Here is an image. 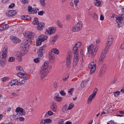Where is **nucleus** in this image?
I'll list each match as a JSON object with an SVG mask.
<instances>
[{"instance_id":"1","label":"nucleus","mask_w":124,"mask_h":124,"mask_svg":"<svg viewBox=\"0 0 124 124\" xmlns=\"http://www.w3.org/2000/svg\"><path fill=\"white\" fill-rule=\"evenodd\" d=\"M98 49V47L97 45L94 46L92 44L88 47V51L89 54H91L92 57H94L96 55Z\"/></svg>"},{"instance_id":"2","label":"nucleus","mask_w":124,"mask_h":124,"mask_svg":"<svg viewBox=\"0 0 124 124\" xmlns=\"http://www.w3.org/2000/svg\"><path fill=\"white\" fill-rule=\"evenodd\" d=\"M47 66H42L39 71V74L41 79H43L48 74V70Z\"/></svg>"},{"instance_id":"3","label":"nucleus","mask_w":124,"mask_h":124,"mask_svg":"<svg viewBox=\"0 0 124 124\" xmlns=\"http://www.w3.org/2000/svg\"><path fill=\"white\" fill-rule=\"evenodd\" d=\"M124 14H122L119 15L117 17V27L119 28L124 25Z\"/></svg>"},{"instance_id":"4","label":"nucleus","mask_w":124,"mask_h":124,"mask_svg":"<svg viewBox=\"0 0 124 124\" xmlns=\"http://www.w3.org/2000/svg\"><path fill=\"white\" fill-rule=\"evenodd\" d=\"M113 40V37L111 36H109L108 37L107 40L105 49L108 50L112 44Z\"/></svg>"},{"instance_id":"5","label":"nucleus","mask_w":124,"mask_h":124,"mask_svg":"<svg viewBox=\"0 0 124 124\" xmlns=\"http://www.w3.org/2000/svg\"><path fill=\"white\" fill-rule=\"evenodd\" d=\"M48 37L46 36L40 35L38 39L36 41V45L39 46L41 45V42L46 39Z\"/></svg>"},{"instance_id":"6","label":"nucleus","mask_w":124,"mask_h":124,"mask_svg":"<svg viewBox=\"0 0 124 124\" xmlns=\"http://www.w3.org/2000/svg\"><path fill=\"white\" fill-rule=\"evenodd\" d=\"M7 46H5L3 50V52L0 53V60H1L2 59L3 60L6 59L7 54Z\"/></svg>"},{"instance_id":"7","label":"nucleus","mask_w":124,"mask_h":124,"mask_svg":"<svg viewBox=\"0 0 124 124\" xmlns=\"http://www.w3.org/2000/svg\"><path fill=\"white\" fill-rule=\"evenodd\" d=\"M56 30V28L55 27H51L46 30L45 33V34L49 36L55 32Z\"/></svg>"},{"instance_id":"8","label":"nucleus","mask_w":124,"mask_h":124,"mask_svg":"<svg viewBox=\"0 0 124 124\" xmlns=\"http://www.w3.org/2000/svg\"><path fill=\"white\" fill-rule=\"evenodd\" d=\"M83 23L81 21H80L77 23V24L72 28V30L74 32L78 31L81 30L82 28Z\"/></svg>"},{"instance_id":"9","label":"nucleus","mask_w":124,"mask_h":124,"mask_svg":"<svg viewBox=\"0 0 124 124\" xmlns=\"http://www.w3.org/2000/svg\"><path fill=\"white\" fill-rule=\"evenodd\" d=\"M108 51L105 49L102 50L99 59V62L100 63L102 64L103 63L106 54Z\"/></svg>"},{"instance_id":"10","label":"nucleus","mask_w":124,"mask_h":124,"mask_svg":"<svg viewBox=\"0 0 124 124\" xmlns=\"http://www.w3.org/2000/svg\"><path fill=\"white\" fill-rule=\"evenodd\" d=\"M88 67L91 69L90 74L92 75L95 71L96 68V64L94 63L93 62H90L88 65Z\"/></svg>"},{"instance_id":"11","label":"nucleus","mask_w":124,"mask_h":124,"mask_svg":"<svg viewBox=\"0 0 124 124\" xmlns=\"http://www.w3.org/2000/svg\"><path fill=\"white\" fill-rule=\"evenodd\" d=\"M37 52L39 59H42L43 58V54L45 52L43 46L39 48Z\"/></svg>"},{"instance_id":"12","label":"nucleus","mask_w":124,"mask_h":124,"mask_svg":"<svg viewBox=\"0 0 124 124\" xmlns=\"http://www.w3.org/2000/svg\"><path fill=\"white\" fill-rule=\"evenodd\" d=\"M97 88H95L93 92V94L91 95L89 97L87 101V103L89 104L92 101L93 99L94 98L97 93Z\"/></svg>"},{"instance_id":"13","label":"nucleus","mask_w":124,"mask_h":124,"mask_svg":"<svg viewBox=\"0 0 124 124\" xmlns=\"http://www.w3.org/2000/svg\"><path fill=\"white\" fill-rule=\"evenodd\" d=\"M79 54H77L74 55V57L73 60V66L75 67L77 64L78 62L79 61Z\"/></svg>"},{"instance_id":"14","label":"nucleus","mask_w":124,"mask_h":124,"mask_svg":"<svg viewBox=\"0 0 124 124\" xmlns=\"http://www.w3.org/2000/svg\"><path fill=\"white\" fill-rule=\"evenodd\" d=\"M50 108L51 109L55 112H56L57 107L56 103L52 101L50 103Z\"/></svg>"},{"instance_id":"15","label":"nucleus","mask_w":124,"mask_h":124,"mask_svg":"<svg viewBox=\"0 0 124 124\" xmlns=\"http://www.w3.org/2000/svg\"><path fill=\"white\" fill-rule=\"evenodd\" d=\"M10 38L12 41L14 43H18L21 41L18 38L15 36H10Z\"/></svg>"},{"instance_id":"16","label":"nucleus","mask_w":124,"mask_h":124,"mask_svg":"<svg viewBox=\"0 0 124 124\" xmlns=\"http://www.w3.org/2000/svg\"><path fill=\"white\" fill-rule=\"evenodd\" d=\"M16 112L21 115H24L25 113V111L22 108L18 107L16 109Z\"/></svg>"},{"instance_id":"17","label":"nucleus","mask_w":124,"mask_h":124,"mask_svg":"<svg viewBox=\"0 0 124 124\" xmlns=\"http://www.w3.org/2000/svg\"><path fill=\"white\" fill-rule=\"evenodd\" d=\"M16 11L13 10H9L6 12V15L7 16L10 17L13 16L15 14Z\"/></svg>"},{"instance_id":"18","label":"nucleus","mask_w":124,"mask_h":124,"mask_svg":"<svg viewBox=\"0 0 124 124\" xmlns=\"http://www.w3.org/2000/svg\"><path fill=\"white\" fill-rule=\"evenodd\" d=\"M106 66L105 65L103 64L101 66L100 73L99 76L100 77L102 76L105 73L106 70Z\"/></svg>"},{"instance_id":"19","label":"nucleus","mask_w":124,"mask_h":124,"mask_svg":"<svg viewBox=\"0 0 124 124\" xmlns=\"http://www.w3.org/2000/svg\"><path fill=\"white\" fill-rule=\"evenodd\" d=\"M71 57L70 54H68L66 59V65L68 67L70 64Z\"/></svg>"},{"instance_id":"20","label":"nucleus","mask_w":124,"mask_h":124,"mask_svg":"<svg viewBox=\"0 0 124 124\" xmlns=\"http://www.w3.org/2000/svg\"><path fill=\"white\" fill-rule=\"evenodd\" d=\"M25 36H27L28 38L31 39L35 36V34L34 33L31 32H28L25 33Z\"/></svg>"},{"instance_id":"21","label":"nucleus","mask_w":124,"mask_h":124,"mask_svg":"<svg viewBox=\"0 0 124 124\" xmlns=\"http://www.w3.org/2000/svg\"><path fill=\"white\" fill-rule=\"evenodd\" d=\"M44 26L45 24L44 23L40 22L38 24L37 28L38 30H41L44 28Z\"/></svg>"},{"instance_id":"22","label":"nucleus","mask_w":124,"mask_h":124,"mask_svg":"<svg viewBox=\"0 0 124 124\" xmlns=\"http://www.w3.org/2000/svg\"><path fill=\"white\" fill-rule=\"evenodd\" d=\"M9 25L8 24L4 25L0 24V31H2L7 29L9 27Z\"/></svg>"},{"instance_id":"23","label":"nucleus","mask_w":124,"mask_h":124,"mask_svg":"<svg viewBox=\"0 0 124 124\" xmlns=\"http://www.w3.org/2000/svg\"><path fill=\"white\" fill-rule=\"evenodd\" d=\"M29 41L27 39H26L23 42V43L21 45V46H28L29 47L30 45Z\"/></svg>"},{"instance_id":"24","label":"nucleus","mask_w":124,"mask_h":124,"mask_svg":"<svg viewBox=\"0 0 124 124\" xmlns=\"http://www.w3.org/2000/svg\"><path fill=\"white\" fill-rule=\"evenodd\" d=\"M22 55L20 52H17L16 55V59L19 61H21L22 60Z\"/></svg>"},{"instance_id":"25","label":"nucleus","mask_w":124,"mask_h":124,"mask_svg":"<svg viewBox=\"0 0 124 124\" xmlns=\"http://www.w3.org/2000/svg\"><path fill=\"white\" fill-rule=\"evenodd\" d=\"M54 99L57 101L58 102L61 101L63 99L62 97L58 95L55 96L54 97Z\"/></svg>"},{"instance_id":"26","label":"nucleus","mask_w":124,"mask_h":124,"mask_svg":"<svg viewBox=\"0 0 124 124\" xmlns=\"http://www.w3.org/2000/svg\"><path fill=\"white\" fill-rule=\"evenodd\" d=\"M19 77L22 78L26 75L23 72H19L16 74Z\"/></svg>"},{"instance_id":"27","label":"nucleus","mask_w":124,"mask_h":124,"mask_svg":"<svg viewBox=\"0 0 124 124\" xmlns=\"http://www.w3.org/2000/svg\"><path fill=\"white\" fill-rule=\"evenodd\" d=\"M48 56L50 60H53L54 59V54L51 51L48 53Z\"/></svg>"},{"instance_id":"28","label":"nucleus","mask_w":124,"mask_h":124,"mask_svg":"<svg viewBox=\"0 0 124 124\" xmlns=\"http://www.w3.org/2000/svg\"><path fill=\"white\" fill-rule=\"evenodd\" d=\"M78 48L75 46L74 47L73 49V53L74 55L77 54H79L78 53Z\"/></svg>"},{"instance_id":"29","label":"nucleus","mask_w":124,"mask_h":124,"mask_svg":"<svg viewBox=\"0 0 124 124\" xmlns=\"http://www.w3.org/2000/svg\"><path fill=\"white\" fill-rule=\"evenodd\" d=\"M18 81V80L17 79H13L11 80L10 82L11 84V85H17V83Z\"/></svg>"},{"instance_id":"30","label":"nucleus","mask_w":124,"mask_h":124,"mask_svg":"<svg viewBox=\"0 0 124 124\" xmlns=\"http://www.w3.org/2000/svg\"><path fill=\"white\" fill-rule=\"evenodd\" d=\"M28 11L29 14H33L34 12L33 11L32 7L30 6H29L28 7Z\"/></svg>"},{"instance_id":"31","label":"nucleus","mask_w":124,"mask_h":124,"mask_svg":"<svg viewBox=\"0 0 124 124\" xmlns=\"http://www.w3.org/2000/svg\"><path fill=\"white\" fill-rule=\"evenodd\" d=\"M16 70L19 72H23V70L21 67L20 66H17L16 68Z\"/></svg>"},{"instance_id":"32","label":"nucleus","mask_w":124,"mask_h":124,"mask_svg":"<svg viewBox=\"0 0 124 124\" xmlns=\"http://www.w3.org/2000/svg\"><path fill=\"white\" fill-rule=\"evenodd\" d=\"M21 46L22 47V50L25 52H27L28 49L29 47L27 45L25 46Z\"/></svg>"},{"instance_id":"33","label":"nucleus","mask_w":124,"mask_h":124,"mask_svg":"<svg viewBox=\"0 0 124 124\" xmlns=\"http://www.w3.org/2000/svg\"><path fill=\"white\" fill-rule=\"evenodd\" d=\"M51 52L53 54L54 53L55 54H58L59 53L58 50L56 48H53L52 49Z\"/></svg>"},{"instance_id":"34","label":"nucleus","mask_w":124,"mask_h":124,"mask_svg":"<svg viewBox=\"0 0 124 124\" xmlns=\"http://www.w3.org/2000/svg\"><path fill=\"white\" fill-rule=\"evenodd\" d=\"M87 83V81L85 80L82 81V82L80 85L81 87L82 88H84L85 86Z\"/></svg>"},{"instance_id":"35","label":"nucleus","mask_w":124,"mask_h":124,"mask_svg":"<svg viewBox=\"0 0 124 124\" xmlns=\"http://www.w3.org/2000/svg\"><path fill=\"white\" fill-rule=\"evenodd\" d=\"M53 114V112L50 110H49L47 112H46V114L45 116V118L47 117L48 115L47 114L49 115H51Z\"/></svg>"},{"instance_id":"36","label":"nucleus","mask_w":124,"mask_h":124,"mask_svg":"<svg viewBox=\"0 0 124 124\" xmlns=\"http://www.w3.org/2000/svg\"><path fill=\"white\" fill-rule=\"evenodd\" d=\"M30 18V17L28 16H23L21 17V18L23 20H27Z\"/></svg>"},{"instance_id":"37","label":"nucleus","mask_w":124,"mask_h":124,"mask_svg":"<svg viewBox=\"0 0 124 124\" xmlns=\"http://www.w3.org/2000/svg\"><path fill=\"white\" fill-rule=\"evenodd\" d=\"M22 78H23V79L21 80L22 82L23 83V84L25 82L27 81V80L28 79V76L26 75L24 77H23Z\"/></svg>"},{"instance_id":"38","label":"nucleus","mask_w":124,"mask_h":124,"mask_svg":"<svg viewBox=\"0 0 124 124\" xmlns=\"http://www.w3.org/2000/svg\"><path fill=\"white\" fill-rule=\"evenodd\" d=\"M57 37L55 36H54L52 38V40L51 41V43L52 44H53L57 39Z\"/></svg>"},{"instance_id":"39","label":"nucleus","mask_w":124,"mask_h":124,"mask_svg":"<svg viewBox=\"0 0 124 124\" xmlns=\"http://www.w3.org/2000/svg\"><path fill=\"white\" fill-rule=\"evenodd\" d=\"M38 23L39 21L37 18L36 17L34 18L33 22V23L34 25H37L38 24Z\"/></svg>"},{"instance_id":"40","label":"nucleus","mask_w":124,"mask_h":124,"mask_svg":"<svg viewBox=\"0 0 124 124\" xmlns=\"http://www.w3.org/2000/svg\"><path fill=\"white\" fill-rule=\"evenodd\" d=\"M6 59L4 60L2 59L1 60H0V65L2 67H3L5 65V61Z\"/></svg>"},{"instance_id":"41","label":"nucleus","mask_w":124,"mask_h":124,"mask_svg":"<svg viewBox=\"0 0 124 124\" xmlns=\"http://www.w3.org/2000/svg\"><path fill=\"white\" fill-rule=\"evenodd\" d=\"M73 88H71L68 90V92L69 95H71L74 90Z\"/></svg>"},{"instance_id":"42","label":"nucleus","mask_w":124,"mask_h":124,"mask_svg":"<svg viewBox=\"0 0 124 124\" xmlns=\"http://www.w3.org/2000/svg\"><path fill=\"white\" fill-rule=\"evenodd\" d=\"M74 107V104L72 103H71L69 104V107L67 108L68 110H70L71 109L73 108Z\"/></svg>"},{"instance_id":"43","label":"nucleus","mask_w":124,"mask_h":124,"mask_svg":"<svg viewBox=\"0 0 124 124\" xmlns=\"http://www.w3.org/2000/svg\"><path fill=\"white\" fill-rule=\"evenodd\" d=\"M82 44V43L81 42H78L75 44V46L78 48L81 46Z\"/></svg>"},{"instance_id":"44","label":"nucleus","mask_w":124,"mask_h":124,"mask_svg":"<svg viewBox=\"0 0 124 124\" xmlns=\"http://www.w3.org/2000/svg\"><path fill=\"white\" fill-rule=\"evenodd\" d=\"M48 62L47 61H45L44 62V64L43 65V66H47L48 68V69H49L51 67L48 65Z\"/></svg>"},{"instance_id":"45","label":"nucleus","mask_w":124,"mask_h":124,"mask_svg":"<svg viewBox=\"0 0 124 124\" xmlns=\"http://www.w3.org/2000/svg\"><path fill=\"white\" fill-rule=\"evenodd\" d=\"M15 60V58L13 57H10L8 59V61L9 62H13Z\"/></svg>"},{"instance_id":"46","label":"nucleus","mask_w":124,"mask_h":124,"mask_svg":"<svg viewBox=\"0 0 124 124\" xmlns=\"http://www.w3.org/2000/svg\"><path fill=\"white\" fill-rule=\"evenodd\" d=\"M9 79V78L8 77H5L1 78V81L3 82H5L8 81Z\"/></svg>"},{"instance_id":"47","label":"nucleus","mask_w":124,"mask_h":124,"mask_svg":"<svg viewBox=\"0 0 124 124\" xmlns=\"http://www.w3.org/2000/svg\"><path fill=\"white\" fill-rule=\"evenodd\" d=\"M45 0H40V3L42 5L43 7H44L45 5Z\"/></svg>"},{"instance_id":"48","label":"nucleus","mask_w":124,"mask_h":124,"mask_svg":"<svg viewBox=\"0 0 124 124\" xmlns=\"http://www.w3.org/2000/svg\"><path fill=\"white\" fill-rule=\"evenodd\" d=\"M93 17L94 19L96 20H97L98 19V17L96 13H94Z\"/></svg>"},{"instance_id":"49","label":"nucleus","mask_w":124,"mask_h":124,"mask_svg":"<svg viewBox=\"0 0 124 124\" xmlns=\"http://www.w3.org/2000/svg\"><path fill=\"white\" fill-rule=\"evenodd\" d=\"M23 84V83L22 82L21 80H19V81H18V82L17 83V85H22Z\"/></svg>"},{"instance_id":"50","label":"nucleus","mask_w":124,"mask_h":124,"mask_svg":"<svg viewBox=\"0 0 124 124\" xmlns=\"http://www.w3.org/2000/svg\"><path fill=\"white\" fill-rule=\"evenodd\" d=\"M101 4V2L100 1H98L95 3V5L97 6H99Z\"/></svg>"},{"instance_id":"51","label":"nucleus","mask_w":124,"mask_h":124,"mask_svg":"<svg viewBox=\"0 0 124 124\" xmlns=\"http://www.w3.org/2000/svg\"><path fill=\"white\" fill-rule=\"evenodd\" d=\"M64 121V120L63 119H60L58 121V124H63Z\"/></svg>"},{"instance_id":"52","label":"nucleus","mask_w":124,"mask_h":124,"mask_svg":"<svg viewBox=\"0 0 124 124\" xmlns=\"http://www.w3.org/2000/svg\"><path fill=\"white\" fill-rule=\"evenodd\" d=\"M45 13L44 11H40L38 12V14L39 16H42Z\"/></svg>"},{"instance_id":"53","label":"nucleus","mask_w":124,"mask_h":124,"mask_svg":"<svg viewBox=\"0 0 124 124\" xmlns=\"http://www.w3.org/2000/svg\"><path fill=\"white\" fill-rule=\"evenodd\" d=\"M71 16L69 14L66 15V19L67 20H69L71 18Z\"/></svg>"},{"instance_id":"54","label":"nucleus","mask_w":124,"mask_h":124,"mask_svg":"<svg viewBox=\"0 0 124 124\" xmlns=\"http://www.w3.org/2000/svg\"><path fill=\"white\" fill-rule=\"evenodd\" d=\"M15 4V3H13L11 4L9 6V8H13L14 7Z\"/></svg>"},{"instance_id":"55","label":"nucleus","mask_w":124,"mask_h":124,"mask_svg":"<svg viewBox=\"0 0 124 124\" xmlns=\"http://www.w3.org/2000/svg\"><path fill=\"white\" fill-rule=\"evenodd\" d=\"M68 106L67 105H65L63 107L62 110L63 112H65L66 110V108H67Z\"/></svg>"},{"instance_id":"56","label":"nucleus","mask_w":124,"mask_h":124,"mask_svg":"<svg viewBox=\"0 0 124 124\" xmlns=\"http://www.w3.org/2000/svg\"><path fill=\"white\" fill-rule=\"evenodd\" d=\"M120 48L121 50H124V43H122L120 46Z\"/></svg>"},{"instance_id":"57","label":"nucleus","mask_w":124,"mask_h":124,"mask_svg":"<svg viewBox=\"0 0 124 124\" xmlns=\"http://www.w3.org/2000/svg\"><path fill=\"white\" fill-rule=\"evenodd\" d=\"M57 24L58 26L60 28H61L62 27V25L61 23L59 21L57 22Z\"/></svg>"},{"instance_id":"58","label":"nucleus","mask_w":124,"mask_h":124,"mask_svg":"<svg viewBox=\"0 0 124 124\" xmlns=\"http://www.w3.org/2000/svg\"><path fill=\"white\" fill-rule=\"evenodd\" d=\"M74 2L76 6L77 5L79 1V0H74Z\"/></svg>"},{"instance_id":"59","label":"nucleus","mask_w":124,"mask_h":124,"mask_svg":"<svg viewBox=\"0 0 124 124\" xmlns=\"http://www.w3.org/2000/svg\"><path fill=\"white\" fill-rule=\"evenodd\" d=\"M21 2L24 4H27L28 2L27 0H21Z\"/></svg>"},{"instance_id":"60","label":"nucleus","mask_w":124,"mask_h":124,"mask_svg":"<svg viewBox=\"0 0 124 124\" xmlns=\"http://www.w3.org/2000/svg\"><path fill=\"white\" fill-rule=\"evenodd\" d=\"M121 54L120 53H119L117 55V59L118 60H120L121 57Z\"/></svg>"},{"instance_id":"61","label":"nucleus","mask_w":124,"mask_h":124,"mask_svg":"<svg viewBox=\"0 0 124 124\" xmlns=\"http://www.w3.org/2000/svg\"><path fill=\"white\" fill-rule=\"evenodd\" d=\"M58 85V84L57 82H55L54 83V86L55 88H56Z\"/></svg>"},{"instance_id":"62","label":"nucleus","mask_w":124,"mask_h":124,"mask_svg":"<svg viewBox=\"0 0 124 124\" xmlns=\"http://www.w3.org/2000/svg\"><path fill=\"white\" fill-rule=\"evenodd\" d=\"M60 93L62 96H65L66 95L65 93H64V91L62 90L60 92Z\"/></svg>"},{"instance_id":"63","label":"nucleus","mask_w":124,"mask_h":124,"mask_svg":"<svg viewBox=\"0 0 124 124\" xmlns=\"http://www.w3.org/2000/svg\"><path fill=\"white\" fill-rule=\"evenodd\" d=\"M69 77V75H66V77L65 78H63V80L64 81H66V80Z\"/></svg>"},{"instance_id":"64","label":"nucleus","mask_w":124,"mask_h":124,"mask_svg":"<svg viewBox=\"0 0 124 124\" xmlns=\"http://www.w3.org/2000/svg\"><path fill=\"white\" fill-rule=\"evenodd\" d=\"M34 61L35 63H37L39 62V60L38 58H36L34 59Z\"/></svg>"}]
</instances>
